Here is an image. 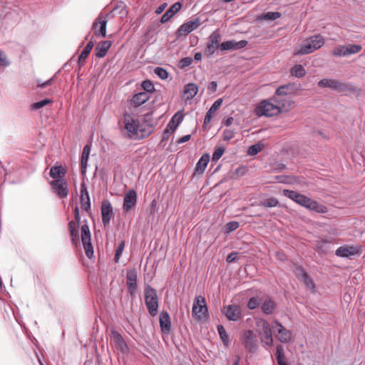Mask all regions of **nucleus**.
Listing matches in <instances>:
<instances>
[{"mask_svg":"<svg viewBox=\"0 0 365 365\" xmlns=\"http://www.w3.org/2000/svg\"><path fill=\"white\" fill-rule=\"evenodd\" d=\"M291 74L297 78H301L306 73L304 68L302 65H295L291 68Z\"/></svg>","mask_w":365,"mask_h":365,"instance_id":"obj_39","label":"nucleus"},{"mask_svg":"<svg viewBox=\"0 0 365 365\" xmlns=\"http://www.w3.org/2000/svg\"><path fill=\"white\" fill-rule=\"evenodd\" d=\"M101 216L104 227L108 226L114 217L113 207L108 200H103L102 202Z\"/></svg>","mask_w":365,"mask_h":365,"instance_id":"obj_15","label":"nucleus"},{"mask_svg":"<svg viewBox=\"0 0 365 365\" xmlns=\"http://www.w3.org/2000/svg\"><path fill=\"white\" fill-rule=\"evenodd\" d=\"M143 89L145 91L144 92L150 93L153 92L155 90L154 85L152 81L149 80L143 81L141 85Z\"/></svg>","mask_w":365,"mask_h":365,"instance_id":"obj_54","label":"nucleus"},{"mask_svg":"<svg viewBox=\"0 0 365 365\" xmlns=\"http://www.w3.org/2000/svg\"><path fill=\"white\" fill-rule=\"evenodd\" d=\"M184 115L182 112L176 113L167 125V133H173L175 130L178 125L183 120Z\"/></svg>","mask_w":365,"mask_h":365,"instance_id":"obj_26","label":"nucleus"},{"mask_svg":"<svg viewBox=\"0 0 365 365\" xmlns=\"http://www.w3.org/2000/svg\"><path fill=\"white\" fill-rule=\"evenodd\" d=\"M255 111L259 116L264 115L272 117L280 113L279 108L276 106L272 98L261 102L260 104L257 106Z\"/></svg>","mask_w":365,"mask_h":365,"instance_id":"obj_4","label":"nucleus"},{"mask_svg":"<svg viewBox=\"0 0 365 365\" xmlns=\"http://www.w3.org/2000/svg\"><path fill=\"white\" fill-rule=\"evenodd\" d=\"M217 82L212 81V82L210 83V84L208 86V90L211 93H215L216 91V90H217Z\"/></svg>","mask_w":365,"mask_h":365,"instance_id":"obj_64","label":"nucleus"},{"mask_svg":"<svg viewBox=\"0 0 365 365\" xmlns=\"http://www.w3.org/2000/svg\"><path fill=\"white\" fill-rule=\"evenodd\" d=\"M275 302L271 299H267L261 306L262 311L266 314H271L275 309Z\"/></svg>","mask_w":365,"mask_h":365,"instance_id":"obj_35","label":"nucleus"},{"mask_svg":"<svg viewBox=\"0 0 365 365\" xmlns=\"http://www.w3.org/2000/svg\"><path fill=\"white\" fill-rule=\"evenodd\" d=\"M89 195L87 188L84 182L81 185V197H85Z\"/></svg>","mask_w":365,"mask_h":365,"instance_id":"obj_63","label":"nucleus"},{"mask_svg":"<svg viewBox=\"0 0 365 365\" xmlns=\"http://www.w3.org/2000/svg\"><path fill=\"white\" fill-rule=\"evenodd\" d=\"M361 46L359 44H349L348 46H346L347 56L356 54L361 51Z\"/></svg>","mask_w":365,"mask_h":365,"instance_id":"obj_43","label":"nucleus"},{"mask_svg":"<svg viewBox=\"0 0 365 365\" xmlns=\"http://www.w3.org/2000/svg\"><path fill=\"white\" fill-rule=\"evenodd\" d=\"M91 149V143L86 144L82 152L81 155V169L82 175H86V169L88 167V157Z\"/></svg>","mask_w":365,"mask_h":365,"instance_id":"obj_27","label":"nucleus"},{"mask_svg":"<svg viewBox=\"0 0 365 365\" xmlns=\"http://www.w3.org/2000/svg\"><path fill=\"white\" fill-rule=\"evenodd\" d=\"M207 312L208 310L205 298L201 296L196 297L192 305V314L195 315L198 320H202L207 317Z\"/></svg>","mask_w":365,"mask_h":365,"instance_id":"obj_6","label":"nucleus"},{"mask_svg":"<svg viewBox=\"0 0 365 365\" xmlns=\"http://www.w3.org/2000/svg\"><path fill=\"white\" fill-rule=\"evenodd\" d=\"M210 161V155L207 153L203 154L201 158L199 159L197 163H196L195 168V175H202L205 168L207 166V164Z\"/></svg>","mask_w":365,"mask_h":365,"instance_id":"obj_25","label":"nucleus"},{"mask_svg":"<svg viewBox=\"0 0 365 365\" xmlns=\"http://www.w3.org/2000/svg\"><path fill=\"white\" fill-rule=\"evenodd\" d=\"M294 272L297 277L301 281L302 279H304L307 274V272L305 271V269L301 267V266H296Z\"/></svg>","mask_w":365,"mask_h":365,"instance_id":"obj_52","label":"nucleus"},{"mask_svg":"<svg viewBox=\"0 0 365 365\" xmlns=\"http://www.w3.org/2000/svg\"><path fill=\"white\" fill-rule=\"evenodd\" d=\"M78 225V224L77 222L70 221L68 222V230L71 237L72 243L74 245H77L79 239L78 230L77 229Z\"/></svg>","mask_w":365,"mask_h":365,"instance_id":"obj_34","label":"nucleus"},{"mask_svg":"<svg viewBox=\"0 0 365 365\" xmlns=\"http://www.w3.org/2000/svg\"><path fill=\"white\" fill-rule=\"evenodd\" d=\"M289 90L288 86H282L279 87L275 91V96H289L287 91Z\"/></svg>","mask_w":365,"mask_h":365,"instance_id":"obj_60","label":"nucleus"},{"mask_svg":"<svg viewBox=\"0 0 365 365\" xmlns=\"http://www.w3.org/2000/svg\"><path fill=\"white\" fill-rule=\"evenodd\" d=\"M150 98V94L146 92H140L138 93L135 94L130 103L134 106H140L146 101H148Z\"/></svg>","mask_w":365,"mask_h":365,"instance_id":"obj_31","label":"nucleus"},{"mask_svg":"<svg viewBox=\"0 0 365 365\" xmlns=\"http://www.w3.org/2000/svg\"><path fill=\"white\" fill-rule=\"evenodd\" d=\"M161 331L165 334H169L171 331V321L168 312L163 311L159 319Z\"/></svg>","mask_w":365,"mask_h":365,"instance_id":"obj_22","label":"nucleus"},{"mask_svg":"<svg viewBox=\"0 0 365 365\" xmlns=\"http://www.w3.org/2000/svg\"><path fill=\"white\" fill-rule=\"evenodd\" d=\"M11 64V62L7 58L6 54L0 50V66L7 67Z\"/></svg>","mask_w":365,"mask_h":365,"instance_id":"obj_58","label":"nucleus"},{"mask_svg":"<svg viewBox=\"0 0 365 365\" xmlns=\"http://www.w3.org/2000/svg\"><path fill=\"white\" fill-rule=\"evenodd\" d=\"M198 88L195 83H188L184 88L183 97L185 100H191L197 93Z\"/></svg>","mask_w":365,"mask_h":365,"instance_id":"obj_32","label":"nucleus"},{"mask_svg":"<svg viewBox=\"0 0 365 365\" xmlns=\"http://www.w3.org/2000/svg\"><path fill=\"white\" fill-rule=\"evenodd\" d=\"M51 102H52L51 100H50L48 98H45L42 101H38V102H36V103H34L33 104H31V109L34 110H38V109L43 108V106L51 103Z\"/></svg>","mask_w":365,"mask_h":365,"instance_id":"obj_44","label":"nucleus"},{"mask_svg":"<svg viewBox=\"0 0 365 365\" xmlns=\"http://www.w3.org/2000/svg\"><path fill=\"white\" fill-rule=\"evenodd\" d=\"M112 45L110 41L100 42L95 48L96 56L98 58H103Z\"/></svg>","mask_w":365,"mask_h":365,"instance_id":"obj_29","label":"nucleus"},{"mask_svg":"<svg viewBox=\"0 0 365 365\" xmlns=\"http://www.w3.org/2000/svg\"><path fill=\"white\" fill-rule=\"evenodd\" d=\"M81 208L87 212L91 211V200L89 195L80 197Z\"/></svg>","mask_w":365,"mask_h":365,"instance_id":"obj_41","label":"nucleus"},{"mask_svg":"<svg viewBox=\"0 0 365 365\" xmlns=\"http://www.w3.org/2000/svg\"><path fill=\"white\" fill-rule=\"evenodd\" d=\"M222 312L230 321L236 322L242 318L241 309L238 305L230 304L224 307Z\"/></svg>","mask_w":365,"mask_h":365,"instance_id":"obj_16","label":"nucleus"},{"mask_svg":"<svg viewBox=\"0 0 365 365\" xmlns=\"http://www.w3.org/2000/svg\"><path fill=\"white\" fill-rule=\"evenodd\" d=\"M124 248H125V242L121 241L118 244V245L115 250V257H114V261L115 263H118L119 262L120 257L123 253Z\"/></svg>","mask_w":365,"mask_h":365,"instance_id":"obj_47","label":"nucleus"},{"mask_svg":"<svg viewBox=\"0 0 365 365\" xmlns=\"http://www.w3.org/2000/svg\"><path fill=\"white\" fill-rule=\"evenodd\" d=\"M93 43L92 41H89L81 53L80 54L78 57V63H82L85 61L86 58L88 57V54L90 53L91 51L92 50L93 47Z\"/></svg>","mask_w":365,"mask_h":365,"instance_id":"obj_38","label":"nucleus"},{"mask_svg":"<svg viewBox=\"0 0 365 365\" xmlns=\"http://www.w3.org/2000/svg\"><path fill=\"white\" fill-rule=\"evenodd\" d=\"M81 241L85 250L86 255L88 258H92L93 256V247L91 242V232L88 225L85 223L81 228Z\"/></svg>","mask_w":365,"mask_h":365,"instance_id":"obj_5","label":"nucleus"},{"mask_svg":"<svg viewBox=\"0 0 365 365\" xmlns=\"http://www.w3.org/2000/svg\"><path fill=\"white\" fill-rule=\"evenodd\" d=\"M301 282H302L306 285L307 287H308L309 289H310L312 291H314L315 284H314L312 279L309 276L308 274L304 279H302L301 280Z\"/></svg>","mask_w":365,"mask_h":365,"instance_id":"obj_56","label":"nucleus"},{"mask_svg":"<svg viewBox=\"0 0 365 365\" xmlns=\"http://www.w3.org/2000/svg\"><path fill=\"white\" fill-rule=\"evenodd\" d=\"M262 149V145L260 143H257L251 145L247 150V153L249 155H255L258 153H259Z\"/></svg>","mask_w":365,"mask_h":365,"instance_id":"obj_49","label":"nucleus"},{"mask_svg":"<svg viewBox=\"0 0 365 365\" xmlns=\"http://www.w3.org/2000/svg\"><path fill=\"white\" fill-rule=\"evenodd\" d=\"M259 305V301L257 297H252L247 302V307L250 309H255Z\"/></svg>","mask_w":365,"mask_h":365,"instance_id":"obj_61","label":"nucleus"},{"mask_svg":"<svg viewBox=\"0 0 365 365\" xmlns=\"http://www.w3.org/2000/svg\"><path fill=\"white\" fill-rule=\"evenodd\" d=\"M242 341L249 351L255 353L257 350V339L252 331H245L242 336Z\"/></svg>","mask_w":365,"mask_h":365,"instance_id":"obj_10","label":"nucleus"},{"mask_svg":"<svg viewBox=\"0 0 365 365\" xmlns=\"http://www.w3.org/2000/svg\"><path fill=\"white\" fill-rule=\"evenodd\" d=\"M294 272L297 277L301 281L302 279H304L307 274V272L305 271V269L301 267V266H296Z\"/></svg>","mask_w":365,"mask_h":365,"instance_id":"obj_51","label":"nucleus"},{"mask_svg":"<svg viewBox=\"0 0 365 365\" xmlns=\"http://www.w3.org/2000/svg\"><path fill=\"white\" fill-rule=\"evenodd\" d=\"M318 86L320 88H329L331 90L338 92L342 91L346 89L345 84L335 79L323 78L318 82Z\"/></svg>","mask_w":365,"mask_h":365,"instance_id":"obj_17","label":"nucleus"},{"mask_svg":"<svg viewBox=\"0 0 365 365\" xmlns=\"http://www.w3.org/2000/svg\"><path fill=\"white\" fill-rule=\"evenodd\" d=\"M222 98L217 99V101H215L214 102V103L212 105V106L210 108V109L208 110L207 112L214 115L215 114V113L217 112V110L220 107V106L222 105Z\"/></svg>","mask_w":365,"mask_h":365,"instance_id":"obj_57","label":"nucleus"},{"mask_svg":"<svg viewBox=\"0 0 365 365\" xmlns=\"http://www.w3.org/2000/svg\"><path fill=\"white\" fill-rule=\"evenodd\" d=\"M283 195L299 205L306 207L309 197L294 190H284Z\"/></svg>","mask_w":365,"mask_h":365,"instance_id":"obj_19","label":"nucleus"},{"mask_svg":"<svg viewBox=\"0 0 365 365\" xmlns=\"http://www.w3.org/2000/svg\"><path fill=\"white\" fill-rule=\"evenodd\" d=\"M124 124L125 128L130 137L135 135H138L139 131L142 132V137L148 136L153 131V127H150L148 132L144 134V131L140 129V124L138 118L134 115L128 113L124 114Z\"/></svg>","mask_w":365,"mask_h":365,"instance_id":"obj_2","label":"nucleus"},{"mask_svg":"<svg viewBox=\"0 0 365 365\" xmlns=\"http://www.w3.org/2000/svg\"><path fill=\"white\" fill-rule=\"evenodd\" d=\"M306 208L317 213H326L328 211L327 207L325 205L313 200L311 198L309 199Z\"/></svg>","mask_w":365,"mask_h":365,"instance_id":"obj_30","label":"nucleus"},{"mask_svg":"<svg viewBox=\"0 0 365 365\" xmlns=\"http://www.w3.org/2000/svg\"><path fill=\"white\" fill-rule=\"evenodd\" d=\"M361 254V246L353 245H344L335 251L337 257L342 258H351L353 256H359Z\"/></svg>","mask_w":365,"mask_h":365,"instance_id":"obj_8","label":"nucleus"},{"mask_svg":"<svg viewBox=\"0 0 365 365\" xmlns=\"http://www.w3.org/2000/svg\"><path fill=\"white\" fill-rule=\"evenodd\" d=\"M225 150V149L221 146L215 148L212 154V160L213 162H217L222 157Z\"/></svg>","mask_w":365,"mask_h":365,"instance_id":"obj_48","label":"nucleus"},{"mask_svg":"<svg viewBox=\"0 0 365 365\" xmlns=\"http://www.w3.org/2000/svg\"><path fill=\"white\" fill-rule=\"evenodd\" d=\"M279 205V201L274 197H270L260 202V205L264 207H274Z\"/></svg>","mask_w":365,"mask_h":365,"instance_id":"obj_42","label":"nucleus"},{"mask_svg":"<svg viewBox=\"0 0 365 365\" xmlns=\"http://www.w3.org/2000/svg\"><path fill=\"white\" fill-rule=\"evenodd\" d=\"M235 131L232 129H225L223 131L222 138L224 140L228 141L235 137Z\"/></svg>","mask_w":365,"mask_h":365,"instance_id":"obj_59","label":"nucleus"},{"mask_svg":"<svg viewBox=\"0 0 365 365\" xmlns=\"http://www.w3.org/2000/svg\"><path fill=\"white\" fill-rule=\"evenodd\" d=\"M111 335L112 341L115 348L123 353L127 351L128 346L121 334L116 331H112Z\"/></svg>","mask_w":365,"mask_h":365,"instance_id":"obj_24","label":"nucleus"},{"mask_svg":"<svg viewBox=\"0 0 365 365\" xmlns=\"http://www.w3.org/2000/svg\"><path fill=\"white\" fill-rule=\"evenodd\" d=\"M240 226V224L237 221H232L227 222L225 226V230L226 233H230L232 231L237 230Z\"/></svg>","mask_w":365,"mask_h":365,"instance_id":"obj_53","label":"nucleus"},{"mask_svg":"<svg viewBox=\"0 0 365 365\" xmlns=\"http://www.w3.org/2000/svg\"><path fill=\"white\" fill-rule=\"evenodd\" d=\"M272 98L280 113L288 111L292 104L289 96H274Z\"/></svg>","mask_w":365,"mask_h":365,"instance_id":"obj_21","label":"nucleus"},{"mask_svg":"<svg viewBox=\"0 0 365 365\" xmlns=\"http://www.w3.org/2000/svg\"><path fill=\"white\" fill-rule=\"evenodd\" d=\"M65 170L62 166H53L50 170V175L53 179H61L65 175Z\"/></svg>","mask_w":365,"mask_h":365,"instance_id":"obj_37","label":"nucleus"},{"mask_svg":"<svg viewBox=\"0 0 365 365\" xmlns=\"http://www.w3.org/2000/svg\"><path fill=\"white\" fill-rule=\"evenodd\" d=\"M273 324L275 325L276 328V337L282 343H287L292 339V334L289 329L284 328L282 324L277 320L273 322Z\"/></svg>","mask_w":365,"mask_h":365,"instance_id":"obj_14","label":"nucleus"},{"mask_svg":"<svg viewBox=\"0 0 365 365\" xmlns=\"http://www.w3.org/2000/svg\"><path fill=\"white\" fill-rule=\"evenodd\" d=\"M325 43L324 38L320 35H314L304 41L296 55H306L320 48Z\"/></svg>","mask_w":365,"mask_h":365,"instance_id":"obj_1","label":"nucleus"},{"mask_svg":"<svg viewBox=\"0 0 365 365\" xmlns=\"http://www.w3.org/2000/svg\"><path fill=\"white\" fill-rule=\"evenodd\" d=\"M247 44V41L245 40L236 41L235 40L227 41L222 42L220 45V48L222 51L227 50H237L245 47Z\"/></svg>","mask_w":365,"mask_h":365,"instance_id":"obj_23","label":"nucleus"},{"mask_svg":"<svg viewBox=\"0 0 365 365\" xmlns=\"http://www.w3.org/2000/svg\"><path fill=\"white\" fill-rule=\"evenodd\" d=\"M108 16V14L103 15V14H100L93 22L92 29L94 31L96 36H101V37L106 36Z\"/></svg>","mask_w":365,"mask_h":365,"instance_id":"obj_11","label":"nucleus"},{"mask_svg":"<svg viewBox=\"0 0 365 365\" xmlns=\"http://www.w3.org/2000/svg\"><path fill=\"white\" fill-rule=\"evenodd\" d=\"M137 202V193L135 190L130 189L126 192L123 197V210L125 212H128L133 210Z\"/></svg>","mask_w":365,"mask_h":365,"instance_id":"obj_12","label":"nucleus"},{"mask_svg":"<svg viewBox=\"0 0 365 365\" xmlns=\"http://www.w3.org/2000/svg\"><path fill=\"white\" fill-rule=\"evenodd\" d=\"M237 252H232V253H230V254L227 257L226 261H227L228 263L234 262L236 260V259H237Z\"/></svg>","mask_w":365,"mask_h":365,"instance_id":"obj_62","label":"nucleus"},{"mask_svg":"<svg viewBox=\"0 0 365 365\" xmlns=\"http://www.w3.org/2000/svg\"><path fill=\"white\" fill-rule=\"evenodd\" d=\"M332 54L334 56H346V46H337L333 50Z\"/></svg>","mask_w":365,"mask_h":365,"instance_id":"obj_45","label":"nucleus"},{"mask_svg":"<svg viewBox=\"0 0 365 365\" xmlns=\"http://www.w3.org/2000/svg\"><path fill=\"white\" fill-rule=\"evenodd\" d=\"M182 8L180 2L175 3L161 17L160 22L165 24L168 22L177 12Z\"/></svg>","mask_w":365,"mask_h":365,"instance_id":"obj_28","label":"nucleus"},{"mask_svg":"<svg viewBox=\"0 0 365 365\" xmlns=\"http://www.w3.org/2000/svg\"><path fill=\"white\" fill-rule=\"evenodd\" d=\"M218 334L223 341L224 344L227 345L229 343V337L227 332L222 324H218L217 327Z\"/></svg>","mask_w":365,"mask_h":365,"instance_id":"obj_40","label":"nucleus"},{"mask_svg":"<svg viewBox=\"0 0 365 365\" xmlns=\"http://www.w3.org/2000/svg\"><path fill=\"white\" fill-rule=\"evenodd\" d=\"M201 24L199 17H195L191 20L182 24L176 31L178 38L185 36L192 31L197 29Z\"/></svg>","mask_w":365,"mask_h":365,"instance_id":"obj_7","label":"nucleus"},{"mask_svg":"<svg viewBox=\"0 0 365 365\" xmlns=\"http://www.w3.org/2000/svg\"><path fill=\"white\" fill-rule=\"evenodd\" d=\"M138 274L135 269H129L126 274V286L130 295H134L137 289Z\"/></svg>","mask_w":365,"mask_h":365,"instance_id":"obj_18","label":"nucleus"},{"mask_svg":"<svg viewBox=\"0 0 365 365\" xmlns=\"http://www.w3.org/2000/svg\"><path fill=\"white\" fill-rule=\"evenodd\" d=\"M281 13L278 11H268L259 15L258 21H274L281 17Z\"/></svg>","mask_w":365,"mask_h":365,"instance_id":"obj_36","label":"nucleus"},{"mask_svg":"<svg viewBox=\"0 0 365 365\" xmlns=\"http://www.w3.org/2000/svg\"><path fill=\"white\" fill-rule=\"evenodd\" d=\"M332 243L331 239L322 238L320 240L317 241L316 250L318 252L326 254L327 253L330 245Z\"/></svg>","mask_w":365,"mask_h":365,"instance_id":"obj_33","label":"nucleus"},{"mask_svg":"<svg viewBox=\"0 0 365 365\" xmlns=\"http://www.w3.org/2000/svg\"><path fill=\"white\" fill-rule=\"evenodd\" d=\"M193 59L192 57H185L180 60L178 63V67L181 69H184L192 64Z\"/></svg>","mask_w":365,"mask_h":365,"instance_id":"obj_50","label":"nucleus"},{"mask_svg":"<svg viewBox=\"0 0 365 365\" xmlns=\"http://www.w3.org/2000/svg\"><path fill=\"white\" fill-rule=\"evenodd\" d=\"M54 192L61 198H65L68 195L67 182L64 180L57 179L51 182Z\"/></svg>","mask_w":365,"mask_h":365,"instance_id":"obj_20","label":"nucleus"},{"mask_svg":"<svg viewBox=\"0 0 365 365\" xmlns=\"http://www.w3.org/2000/svg\"><path fill=\"white\" fill-rule=\"evenodd\" d=\"M154 73L161 79L163 80H165L166 78H168V71L163 68H161V67H157L155 71H154Z\"/></svg>","mask_w":365,"mask_h":365,"instance_id":"obj_55","label":"nucleus"},{"mask_svg":"<svg viewBox=\"0 0 365 365\" xmlns=\"http://www.w3.org/2000/svg\"><path fill=\"white\" fill-rule=\"evenodd\" d=\"M260 323L262 329L260 333V340L265 346H270L273 344L272 329H274L275 325L271 326L266 320H262Z\"/></svg>","mask_w":365,"mask_h":365,"instance_id":"obj_9","label":"nucleus"},{"mask_svg":"<svg viewBox=\"0 0 365 365\" xmlns=\"http://www.w3.org/2000/svg\"><path fill=\"white\" fill-rule=\"evenodd\" d=\"M275 356L277 363L285 361L284 351L282 345H278L277 346Z\"/></svg>","mask_w":365,"mask_h":365,"instance_id":"obj_46","label":"nucleus"},{"mask_svg":"<svg viewBox=\"0 0 365 365\" xmlns=\"http://www.w3.org/2000/svg\"><path fill=\"white\" fill-rule=\"evenodd\" d=\"M145 303L149 314L155 317L158 312V297L156 290L149 285L145 288Z\"/></svg>","mask_w":365,"mask_h":365,"instance_id":"obj_3","label":"nucleus"},{"mask_svg":"<svg viewBox=\"0 0 365 365\" xmlns=\"http://www.w3.org/2000/svg\"><path fill=\"white\" fill-rule=\"evenodd\" d=\"M220 34L214 31L208 38V42L207 43L205 52L207 56L212 55L215 51L220 47Z\"/></svg>","mask_w":365,"mask_h":365,"instance_id":"obj_13","label":"nucleus"}]
</instances>
